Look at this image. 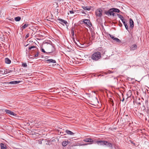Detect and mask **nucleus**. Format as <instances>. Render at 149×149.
<instances>
[{
    "mask_svg": "<svg viewBox=\"0 0 149 149\" xmlns=\"http://www.w3.org/2000/svg\"><path fill=\"white\" fill-rule=\"evenodd\" d=\"M101 57V53L98 52H95L91 56V59L94 61H97L100 59Z\"/></svg>",
    "mask_w": 149,
    "mask_h": 149,
    "instance_id": "obj_1",
    "label": "nucleus"
},
{
    "mask_svg": "<svg viewBox=\"0 0 149 149\" xmlns=\"http://www.w3.org/2000/svg\"><path fill=\"white\" fill-rule=\"evenodd\" d=\"M90 101V104L95 106H97L98 104H99L97 98L95 97H91Z\"/></svg>",
    "mask_w": 149,
    "mask_h": 149,
    "instance_id": "obj_2",
    "label": "nucleus"
},
{
    "mask_svg": "<svg viewBox=\"0 0 149 149\" xmlns=\"http://www.w3.org/2000/svg\"><path fill=\"white\" fill-rule=\"evenodd\" d=\"M54 47L52 45H49L47 48V53H50L55 50Z\"/></svg>",
    "mask_w": 149,
    "mask_h": 149,
    "instance_id": "obj_3",
    "label": "nucleus"
},
{
    "mask_svg": "<svg viewBox=\"0 0 149 149\" xmlns=\"http://www.w3.org/2000/svg\"><path fill=\"white\" fill-rule=\"evenodd\" d=\"M104 13L108 16L109 15H112L113 16H114L115 15V14L113 13V12L112 11V9H110L108 11L105 10L104 11Z\"/></svg>",
    "mask_w": 149,
    "mask_h": 149,
    "instance_id": "obj_4",
    "label": "nucleus"
},
{
    "mask_svg": "<svg viewBox=\"0 0 149 149\" xmlns=\"http://www.w3.org/2000/svg\"><path fill=\"white\" fill-rule=\"evenodd\" d=\"M102 10L101 9H97L95 12V14L97 16L99 17H101L102 15Z\"/></svg>",
    "mask_w": 149,
    "mask_h": 149,
    "instance_id": "obj_5",
    "label": "nucleus"
},
{
    "mask_svg": "<svg viewBox=\"0 0 149 149\" xmlns=\"http://www.w3.org/2000/svg\"><path fill=\"white\" fill-rule=\"evenodd\" d=\"M57 19L60 21L59 22L61 24H63V23H64L65 24L66 26H68V23L66 21L61 18H58Z\"/></svg>",
    "mask_w": 149,
    "mask_h": 149,
    "instance_id": "obj_6",
    "label": "nucleus"
},
{
    "mask_svg": "<svg viewBox=\"0 0 149 149\" xmlns=\"http://www.w3.org/2000/svg\"><path fill=\"white\" fill-rule=\"evenodd\" d=\"M96 143L100 145H106L108 142L106 141H96Z\"/></svg>",
    "mask_w": 149,
    "mask_h": 149,
    "instance_id": "obj_7",
    "label": "nucleus"
},
{
    "mask_svg": "<svg viewBox=\"0 0 149 149\" xmlns=\"http://www.w3.org/2000/svg\"><path fill=\"white\" fill-rule=\"evenodd\" d=\"M83 22L87 24L89 27L91 26H92V24L91 23L90 20L89 19H85L84 20Z\"/></svg>",
    "mask_w": 149,
    "mask_h": 149,
    "instance_id": "obj_8",
    "label": "nucleus"
},
{
    "mask_svg": "<svg viewBox=\"0 0 149 149\" xmlns=\"http://www.w3.org/2000/svg\"><path fill=\"white\" fill-rule=\"evenodd\" d=\"M110 37L113 40L116 41V42L117 43H120L121 42V41L118 38H117L115 37L114 36H113V35H109Z\"/></svg>",
    "mask_w": 149,
    "mask_h": 149,
    "instance_id": "obj_9",
    "label": "nucleus"
},
{
    "mask_svg": "<svg viewBox=\"0 0 149 149\" xmlns=\"http://www.w3.org/2000/svg\"><path fill=\"white\" fill-rule=\"evenodd\" d=\"M83 141L85 142L91 143L89 144H92L94 142V141L92 139L89 138L84 139Z\"/></svg>",
    "mask_w": 149,
    "mask_h": 149,
    "instance_id": "obj_10",
    "label": "nucleus"
},
{
    "mask_svg": "<svg viewBox=\"0 0 149 149\" xmlns=\"http://www.w3.org/2000/svg\"><path fill=\"white\" fill-rule=\"evenodd\" d=\"M5 111L7 113L9 114L10 115H12L13 116H15L16 115V114L14 113L9 110L7 109L5 110Z\"/></svg>",
    "mask_w": 149,
    "mask_h": 149,
    "instance_id": "obj_11",
    "label": "nucleus"
},
{
    "mask_svg": "<svg viewBox=\"0 0 149 149\" xmlns=\"http://www.w3.org/2000/svg\"><path fill=\"white\" fill-rule=\"evenodd\" d=\"M45 62L47 63H55L56 61L55 60L52 59H48L45 60Z\"/></svg>",
    "mask_w": 149,
    "mask_h": 149,
    "instance_id": "obj_12",
    "label": "nucleus"
},
{
    "mask_svg": "<svg viewBox=\"0 0 149 149\" xmlns=\"http://www.w3.org/2000/svg\"><path fill=\"white\" fill-rule=\"evenodd\" d=\"M20 82V81H10L8 83L12 84H15L19 83Z\"/></svg>",
    "mask_w": 149,
    "mask_h": 149,
    "instance_id": "obj_13",
    "label": "nucleus"
},
{
    "mask_svg": "<svg viewBox=\"0 0 149 149\" xmlns=\"http://www.w3.org/2000/svg\"><path fill=\"white\" fill-rule=\"evenodd\" d=\"M75 31V29L74 27H72L71 29V34L72 36L74 37V32Z\"/></svg>",
    "mask_w": 149,
    "mask_h": 149,
    "instance_id": "obj_14",
    "label": "nucleus"
},
{
    "mask_svg": "<svg viewBox=\"0 0 149 149\" xmlns=\"http://www.w3.org/2000/svg\"><path fill=\"white\" fill-rule=\"evenodd\" d=\"M130 27L132 28L134 27V22L132 19H130Z\"/></svg>",
    "mask_w": 149,
    "mask_h": 149,
    "instance_id": "obj_15",
    "label": "nucleus"
},
{
    "mask_svg": "<svg viewBox=\"0 0 149 149\" xmlns=\"http://www.w3.org/2000/svg\"><path fill=\"white\" fill-rule=\"evenodd\" d=\"M68 144V141H63L62 143V145L63 146H66Z\"/></svg>",
    "mask_w": 149,
    "mask_h": 149,
    "instance_id": "obj_16",
    "label": "nucleus"
},
{
    "mask_svg": "<svg viewBox=\"0 0 149 149\" xmlns=\"http://www.w3.org/2000/svg\"><path fill=\"white\" fill-rule=\"evenodd\" d=\"M5 62L6 63L10 64L11 63V60L8 58H5Z\"/></svg>",
    "mask_w": 149,
    "mask_h": 149,
    "instance_id": "obj_17",
    "label": "nucleus"
},
{
    "mask_svg": "<svg viewBox=\"0 0 149 149\" xmlns=\"http://www.w3.org/2000/svg\"><path fill=\"white\" fill-rule=\"evenodd\" d=\"M111 9H112V10L113 12H116V13H119L120 11V10L117 8H111Z\"/></svg>",
    "mask_w": 149,
    "mask_h": 149,
    "instance_id": "obj_18",
    "label": "nucleus"
},
{
    "mask_svg": "<svg viewBox=\"0 0 149 149\" xmlns=\"http://www.w3.org/2000/svg\"><path fill=\"white\" fill-rule=\"evenodd\" d=\"M117 15L118 16V17L120 19L122 20V22H123V21H124V19L122 15H121L120 14H117Z\"/></svg>",
    "mask_w": 149,
    "mask_h": 149,
    "instance_id": "obj_19",
    "label": "nucleus"
},
{
    "mask_svg": "<svg viewBox=\"0 0 149 149\" xmlns=\"http://www.w3.org/2000/svg\"><path fill=\"white\" fill-rule=\"evenodd\" d=\"M65 132L67 133V134H70L71 135H73L74 134V133L68 130H67L65 131Z\"/></svg>",
    "mask_w": 149,
    "mask_h": 149,
    "instance_id": "obj_20",
    "label": "nucleus"
},
{
    "mask_svg": "<svg viewBox=\"0 0 149 149\" xmlns=\"http://www.w3.org/2000/svg\"><path fill=\"white\" fill-rule=\"evenodd\" d=\"M1 149H6V146L3 143H1Z\"/></svg>",
    "mask_w": 149,
    "mask_h": 149,
    "instance_id": "obj_21",
    "label": "nucleus"
},
{
    "mask_svg": "<svg viewBox=\"0 0 149 149\" xmlns=\"http://www.w3.org/2000/svg\"><path fill=\"white\" fill-rule=\"evenodd\" d=\"M137 48V46L135 44L134 45H132V47H131V50H134L136 49Z\"/></svg>",
    "mask_w": 149,
    "mask_h": 149,
    "instance_id": "obj_22",
    "label": "nucleus"
},
{
    "mask_svg": "<svg viewBox=\"0 0 149 149\" xmlns=\"http://www.w3.org/2000/svg\"><path fill=\"white\" fill-rule=\"evenodd\" d=\"M132 95V92L131 91L129 90L127 93V95L128 97H130Z\"/></svg>",
    "mask_w": 149,
    "mask_h": 149,
    "instance_id": "obj_23",
    "label": "nucleus"
},
{
    "mask_svg": "<svg viewBox=\"0 0 149 149\" xmlns=\"http://www.w3.org/2000/svg\"><path fill=\"white\" fill-rule=\"evenodd\" d=\"M21 19V18L20 17H15V20L16 21H19Z\"/></svg>",
    "mask_w": 149,
    "mask_h": 149,
    "instance_id": "obj_24",
    "label": "nucleus"
},
{
    "mask_svg": "<svg viewBox=\"0 0 149 149\" xmlns=\"http://www.w3.org/2000/svg\"><path fill=\"white\" fill-rule=\"evenodd\" d=\"M29 25L28 24H25L23 26H22V30L25 29L26 28V27L28 26Z\"/></svg>",
    "mask_w": 149,
    "mask_h": 149,
    "instance_id": "obj_25",
    "label": "nucleus"
},
{
    "mask_svg": "<svg viewBox=\"0 0 149 149\" xmlns=\"http://www.w3.org/2000/svg\"><path fill=\"white\" fill-rule=\"evenodd\" d=\"M83 8L85 10H90L91 8L87 6H84L83 7Z\"/></svg>",
    "mask_w": 149,
    "mask_h": 149,
    "instance_id": "obj_26",
    "label": "nucleus"
},
{
    "mask_svg": "<svg viewBox=\"0 0 149 149\" xmlns=\"http://www.w3.org/2000/svg\"><path fill=\"white\" fill-rule=\"evenodd\" d=\"M123 23L124 26H125V27L126 29L127 30L128 29V27L127 23L125 22V21H123Z\"/></svg>",
    "mask_w": 149,
    "mask_h": 149,
    "instance_id": "obj_27",
    "label": "nucleus"
},
{
    "mask_svg": "<svg viewBox=\"0 0 149 149\" xmlns=\"http://www.w3.org/2000/svg\"><path fill=\"white\" fill-rule=\"evenodd\" d=\"M4 73H5V71L4 70H0V76L2 74H4Z\"/></svg>",
    "mask_w": 149,
    "mask_h": 149,
    "instance_id": "obj_28",
    "label": "nucleus"
},
{
    "mask_svg": "<svg viewBox=\"0 0 149 149\" xmlns=\"http://www.w3.org/2000/svg\"><path fill=\"white\" fill-rule=\"evenodd\" d=\"M33 48H36V47L34 46H31L29 47V50H31V49H33Z\"/></svg>",
    "mask_w": 149,
    "mask_h": 149,
    "instance_id": "obj_29",
    "label": "nucleus"
},
{
    "mask_svg": "<svg viewBox=\"0 0 149 149\" xmlns=\"http://www.w3.org/2000/svg\"><path fill=\"white\" fill-rule=\"evenodd\" d=\"M22 65L23 67H26L27 66V65L26 63H23L22 64Z\"/></svg>",
    "mask_w": 149,
    "mask_h": 149,
    "instance_id": "obj_30",
    "label": "nucleus"
},
{
    "mask_svg": "<svg viewBox=\"0 0 149 149\" xmlns=\"http://www.w3.org/2000/svg\"><path fill=\"white\" fill-rule=\"evenodd\" d=\"M41 51L45 53H47V52H46L43 49H41Z\"/></svg>",
    "mask_w": 149,
    "mask_h": 149,
    "instance_id": "obj_31",
    "label": "nucleus"
},
{
    "mask_svg": "<svg viewBox=\"0 0 149 149\" xmlns=\"http://www.w3.org/2000/svg\"><path fill=\"white\" fill-rule=\"evenodd\" d=\"M38 53L37 52V53L34 55V57H37L38 56Z\"/></svg>",
    "mask_w": 149,
    "mask_h": 149,
    "instance_id": "obj_32",
    "label": "nucleus"
},
{
    "mask_svg": "<svg viewBox=\"0 0 149 149\" xmlns=\"http://www.w3.org/2000/svg\"><path fill=\"white\" fill-rule=\"evenodd\" d=\"M29 36V33H27L26 36H25V38H28Z\"/></svg>",
    "mask_w": 149,
    "mask_h": 149,
    "instance_id": "obj_33",
    "label": "nucleus"
},
{
    "mask_svg": "<svg viewBox=\"0 0 149 149\" xmlns=\"http://www.w3.org/2000/svg\"><path fill=\"white\" fill-rule=\"evenodd\" d=\"M70 14H73L74 13V12L73 10L70 11Z\"/></svg>",
    "mask_w": 149,
    "mask_h": 149,
    "instance_id": "obj_34",
    "label": "nucleus"
},
{
    "mask_svg": "<svg viewBox=\"0 0 149 149\" xmlns=\"http://www.w3.org/2000/svg\"><path fill=\"white\" fill-rule=\"evenodd\" d=\"M13 71V70H10L9 71H8V72L9 73L10 72H12Z\"/></svg>",
    "mask_w": 149,
    "mask_h": 149,
    "instance_id": "obj_35",
    "label": "nucleus"
},
{
    "mask_svg": "<svg viewBox=\"0 0 149 149\" xmlns=\"http://www.w3.org/2000/svg\"><path fill=\"white\" fill-rule=\"evenodd\" d=\"M39 143H40V144L42 143V141H41V140H40V139L39 140Z\"/></svg>",
    "mask_w": 149,
    "mask_h": 149,
    "instance_id": "obj_36",
    "label": "nucleus"
},
{
    "mask_svg": "<svg viewBox=\"0 0 149 149\" xmlns=\"http://www.w3.org/2000/svg\"><path fill=\"white\" fill-rule=\"evenodd\" d=\"M111 104H112V105H113V100H111Z\"/></svg>",
    "mask_w": 149,
    "mask_h": 149,
    "instance_id": "obj_37",
    "label": "nucleus"
},
{
    "mask_svg": "<svg viewBox=\"0 0 149 149\" xmlns=\"http://www.w3.org/2000/svg\"><path fill=\"white\" fill-rule=\"evenodd\" d=\"M88 144H79V145H81V146H83V145H87Z\"/></svg>",
    "mask_w": 149,
    "mask_h": 149,
    "instance_id": "obj_38",
    "label": "nucleus"
},
{
    "mask_svg": "<svg viewBox=\"0 0 149 149\" xmlns=\"http://www.w3.org/2000/svg\"><path fill=\"white\" fill-rule=\"evenodd\" d=\"M52 89H49V90H50V91H50V92L53 91H52Z\"/></svg>",
    "mask_w": 149,
    "mask_h": 149,
    "instance_id": "obj_39",
    "label": "nucleus"
},
{
    "mask_svg": "<svg viewBox=\"0 0 149 149\" xmlns=\"http://www.w3.org/2000/svg\"><path fill=\"white\" fill-rule=\"evenodd\" d=\"M122 26V24L121 23H120V24H119V26Z\"/></svg>",
    "mask_w": 149,
    "mask_h": 149,
    "instance_id": "obj_40",
    "label": "nucleus"
},
{
    "mask_svg": "<svg viewBox=\"0 0 149 149\" xmlns=\"http://www.w3.org/2000/svg\"><path fill=\"white\" fill-rule=\"evenodd\" d=\"M124 98H123V100H122V101L123 102V101H124Z\"/></svg>",
    "mask_w": 149,
    "mask_h": 149,
    "instance_id": "obj_41",
    "label": "nucleus"
},
{
    "mask_svg": "<svg viewBox=\"0 0 149 149\" xmlns=\"http://www.w3.org/2000/svg\"><path fill=\"white\" fill-rule=\"evenodd\" d=\"M92 38H94V36L93 35H92Z\"/></svg>",
    "mask_w": 149,
    "mask_h": 149,
    "instance_id": "obj_42",
    "label": "nucleus"
},
{
    "mask_svg": "<svg viewBox=\"0 0 149 149\" xmlns=\"http://www.w3.org/2000/svg\"><path fill=\"white\" fill-rule=\"evenodd\" d=\"M140 104V103H138V104H139H139Z\"/></svg>",
    "mask_w": 149,
    "mask_h": 149,
    "instance_id": "obj_43",
    "label": "nucleus"
}]
</instances>
